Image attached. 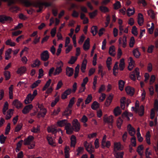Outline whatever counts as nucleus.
Listing matches in <instances>:
<instances>
[{
  "instance_id": "1",
  "label": "nucleus",
  "mask_w": 158,
  "mask_h": 158,
  "mask_svg": "<svg viewBox=\"0 0 158 158\" xmlns=\"http://www.w3.org/2000/svg\"><path fill=\"white\" fill-rule=\"evenodd\" d=\"M75 99L74 97H73L70 99L68 107L65 110L63 113V115L68 116L71 114L72 110L70 109L72 108L73 105L74 104Z\"/></svg>"
},
{
  "instance_id": "2",
  "label": "nucleus",
  "mask_w": 158,
  "mask_h": 158,
  "mask_svg": "<svg viewBox=\"0 0 158 158\" xmlns=\"http://www.w3.org/2000/svg\"><path fill=\"white\" fill-rule=\"evenodd\" d=\"M113 117L112 115H110L108 117H104V122L105 123H106L108 125V127L110 129H112L113 127L112 124L113 122Z\"/></svg>"
},
{
  "instance_id": "3",
  "label": "nucleus",
  "mask_w": 158,
  "mask_h": 158,
  "mask_svg": "<svg viewBox=\"0 0 158 158\" xmlns=\"http://www.w3.org/2000/svg\"><path fill=\"white\" fill-rule=\"evenodd\" d=\"M72 127L74 131L78 132L80 129V124L78 120L77 119L73 120L72 122Z\"/></svg>"
},
{
  "instance_id": "4",
  "label": "nucleus",
  "mask_w": 158,
  "mask_h": 158,
  "mask_svg": "<svg viewBox=\"0 0 158 158\" xmlns=\"http://www.w3.org/2000/svg\"><path fill=\"white\" fill-rule=\"evenodd\" d=\"M48 52L47 50L44 51L40 55L41 60L44 61H47L49 57Z\"/></svg>"
},
{
  "instance_id": "5",
  "label": "nucleus",
  "mask_w": 158,
  "mask_h": 158,
  "mask_svg": "<svg viewBox=\"0 0 158 158\" xmlns=\"http://www.w3.org/2000/svg\"><path fill=\"white\" fill-rule=\"evenodd\" d=\"M65 129L66 131V133L68 135L72 134L74 131L71 124L69 123L65 126Z\"/></svg>"
},
{
  "instance_id": "6",
  "label": "nucleus",
  "mask_w": 158,
  "mask_h": 158,
  "mask_svg": "<svg viewBox=\"0 0 158 158\" xmlns=\"http://www.w3.org/2000/svg\"><path fill=\"white\" fill-rule=\"evenodd\" d=\"M12 18L10 16H7L5 15H0V22L4 23L5 21H11L12 20Z\"/></svg>"
},
{
  "instance_id": "7",
  "label": "nucleus",
  "mask_w": 158,
  "mask_h": 158,
  "mask_svg": "<svg viewBox=\"0 0 158 158\" xmlns=\"http://www.w3.org/2000/svg\"><path fill=\"white\" fill-rule=\"evenodd\" d=\"M127 130L129 134L131 136H135L134 135L135 133V129L131 126L130 124H129L127 126Z\"/></svg>"
},
{
  "instance_id": "8",
  "label": "nucleus",
  "mask_w": 158,
  "mask_h": 158,
  "mask_svg": "<svg viewBox=\"0 0 158 158\" xmlns=\"http://www.w3.org/2000/svg\"><path fill=\"white\" fill-rule=\"evenodd\" d=\"M38 107L40 109V111L38 113V115H41L42 117H44L47 112L46 109L44 108L42 105H38Z\"/></svg>"
},
{
  "instance_id": "9",
  "label": "nucleus",
  "mask_w": 158,
  "mask_h": 158,
  "mask_svg": "<svg viewBox=\"0 0 158 158\" xmlns=\"http://www.w3.org/2000/svg\"><path fill=\"white\" fill-rule=\"evenodd\" d=\"M33 106L32 104H29L24 107L22 110V113L24 114L28 113L32 109Z\"/></svg>"
},
{
  "instance_id": "10",
  "label": "nucleus",
  "mask_w": 158,
  "mask_h": 158,
  "mask_svg": "<svg viewBox=\"0 0 158 158\" xmlns=\"http://www.w3.org/2000/svg\"><path fill=\"white\" fill-rule=\"evenodd\" d=\"M125 90L127 93L129 95L132 96L135 92L134 88L129 86H127L125 88Z\"/></svg>"
},
{
  "instance_id": "11",
  "label": "nucleus",
  "mask_w": 158,
  "mask_h": 158,
  "mask_svg": "<svg viewBox=\"0 0 158 158\" xmlns=\"http://www.w3.org/2000/svg\"><path fill=\"white\" fill-rule=\"evenodd\" d=\"M72 90L69 88L64 92L61 95V98L63 99H64L67 98V96L70 94L71 93Z\"/></svg>"
},
{
  "instance_id": "12",
  "label": "nucleus",
  "mask_w": 158,
  "mask_h": 158,
  "mask_svg": "<svg viewBox=\"0 0 158 158\" xmlns=\"http://www.w3.org/2000/svg\"><path fill=\"white\" fill-rule=\"evenodd\" d=\"M68 123L67 120L63 119L58 121L57 122L56 124L58 126L62 127L64 126H66Z\"/></svg>"
},
{
  "instance_id": "13",
  "label": "nucleus",
  "mask_w": 158,
  "mask_h": 158,
  "mask_svg": "<svg viewBox=\"0 0 158 158\" xmlns=\"http://www.w3.org/2000/svg\"><path fill=\"white\" fill-rule=\"evenodd\" d=\"M34 137L32 135H29L28 137L25 139L24 140V144L25 145L30 144L31 142H33L32 141L34 140Z\"/></svg>"
},
{
  "instance_id": "14",
  "label": "nucleus",
  "mask_w": 158,
  "mask_h": 158,
  "mask_svg": "<svg viewBox=\"0 0 158 158\" xmlns=\"http://www.w3.org/2000/svg\"><path fill=\"white\" fill-rule=\"evenodd\" d=\"M34 137L32 135H29L28 137L25 139L24 140V144L25 145L30 144L31 142H33L32 141L34 140Z\"/></svg>"
},
{
  "instance_id": "15",
  "label": "nucleus",
  "mask_w": 158,
  "mask_h": 158,
  "mask_svg": "<svg viewBox=\"0 0 158 158\" xmlns=\"http://www.w3.org/2000/svg\"><path fill=\"white\" fill-rule=\"evenodd\" d=\"M74 70L72 68L67 67L66 69V73L69 77L72 76Z\"/></svg>"
},
{
  "instance_id": "16",
  "label": "nucleus",
  "mask_w": 158,
  "mask_h": 158,
  "mask_svg": "<svg viewBox=\"0 0 158 158\" xmlns=\"http://www.w3.org/2000/svg\"><path fill=\"white\" fill-rule=\"evenodd\" d=\"M33 98L32 97L31 94H29L27 96L26 99L24 100V103L26 104L30 103L33 100Z\"/></svg>"
},
{
  "instance_id": "17",
  "label": "nucleus",
  "mask_w": 158,
  "mask_h": 158,
  "mask_svg": "<svg viewBox=\"0 0 158 158\" xmlns=\"http://www.w3.org/2000/svg\"><path fill=\"white\" fill-rule=\"evenodd\" d=\"M89 38H88L85 40L84 42V43L83 44V49L85 50H88L89 49Z\"/></svg>"
},
{
  "instance_id": "18",
  "label": "nucleus",
  "mask_w": 158,
  "mask_h": 158,
  "mask_svg": "<svg viewBox=\"0 0 158 158\" xmlns=\"http://www.w3.org/2000/svg\"><path fill=\"white\" fill-rule=\"evenodd\" d=\"M124 154V152H118L114 150V155L115 158H123Z\"/></svg>"
},
{
  "instance_id": "19",
  "label": "nucleus",
  "mask_w": 158,
  "mask_h": 158,
  "mask_svg": "<svg viewBox=\"0 0 158 158\" xmlns=\"http://www.w3.org/2000/svg\"><path fill=\"white\" fill-rule=\"evenodd\" d=\"M46 138L49 145L52 146H55L54 145L55 143L54 139H53L52 136L49 135L47 136Z\"/></svg>"
},
{
  "instance_id": "20",
  "label": "nucleus",
  "mask_w": 158,
  "mask_h": 158,
  "mask_svg": "<svg viewBox=\"0 0 158 158\" xmlns=\"http://www.w3.org/2000/svg\"><path fill=\"white\" fill-rule=\"evenodd\" d=\"M113 98V97L111 95H110L107 98L105 104L106 106H109L111 103Z\"/></svg>"
},
{
  "instance_id": "21",
  "label": "nucleus",
  "mask_w": 158,
  "mask_h": 158,
  "mask_svg": "<svg viewBox=\"0 0 158 158\" xmlns=\"http://www.w3.org/2000/svg\"><path fill=\"white\" fill-rule=\"evenodd\" d=\"M71 146L75 147L77 142L76 138L74 135H72L70 138Z\"/></svg>"
},
{
  "instance_id": "22",
  "label": "nucleus",
  "mask_w": 158,
  "mask_h": 158,
  "mask_svg": "<svg viewBox=\"0 0 158 158\" xmlns=\"http://www.w3.org/2000/svg\"><path fill=\"white\" fill-rule=\"evenodd\" d=\"M2 1L4 2H7L8 6H11L12 4H14L15 3V0H0V6H1L2 4Z\"/></svg>"
},
{
  "instance_id": "23",
  "label": "nucleus",
  "mask_w": 158,
  "mask_h": 158,
  "mask_svg": "<svg viewBox=\"0 0 158 158\" xmlns=\"http://www.w3.org/2000/svg\"><path fill=\"white\" fill-rule=\"evenodd\" d=\"M136 113H138L139 116H142L143 115L144 113V108L143 105L140 106L139 108H138V111H136Z\"/></svg>"
},
{
  "instance_id": "24",
  "label": "nucleus",
  "mask_w": 158,
  "mask_h": 158,
  "mask_svg": "<svg viewBox=\"0 0 158 158\" xmlns=\"http://www.w3.org/2000/svg\"><path fill=\"white\" fill-rule=\"evenodd\" d=\"M39 3H40V2L37 1L34 3V6L35 7L39 8V9L37 10V12H41L43 8V7L42 5Z\"/></svg>"
},
{
  "instance_id": "25",
  "label": "nucleus",
  "mask_w": 158,
  "mask_h": 158,
  "mask_svg": "<svg viewBox=\"0 0 158 158\" xmlns=\"http://www.w3.org/2000/svg\"><path fill=\"white\" fill-rule=\"evenodd\" d=\"M125 82L123 80H120L118 81V85L119 90L122 91L123 89Z\"/></svg>"
},
{
  "instance_id": "26",
  "label": "nucleus",
  "mask_w": 158,
  "mask_h": 158,
  "mask_svg": "<svg viewBox=\"0 0 158 158\" xmlns=\"http://www.w3.org/2000/svg\"><path fill=\"white\" fill-rule=\"evenodd\" d=\"M143 22V15L140 13L138 14V24L140 26H142Z\"/></svg>"
},
{
  "instance_id": "27",
  "label": "nucleus",
  "mask_w": 158,
  "mask_h": 158,
  "mask_svg": "<svg viewBox=\"0 0 158 158\" xmlns=\"http://www.w3.org/2000/svg\"><path fill=\"white\" fill-rule=\"evenodd\" d=\"M132 52L133 55L136 58H139L141 55L140 53L137 48L134 49L133 50Z\"/></svg>"
},
{
  "instance_id": "28",
  "label": "nucleus",
  "mask_w": 158,
  "mask_h": 158,
  "mask_svg": "<svg viewBox=\"0 0 158 158\" xmlns=\"http://www.w3.org/2000/svg\"><path fill=\"white\" fill-rule=\"evenodd\" d=\"M13 104L17 108H20L22 105L21 103L17 99L14 100L13 102Z\"/></svg>"
},
{
  "instance_id": "29",
  "label": "nucleus",
  "mask_w": 158,
  "mask_h": 158,
  "mask_svg": "<svg viewBox=\"0 0 158 158\" xmlns=\"http://www.w3.org/2000/svg\"><path fill=\"white\" fill-rule=\"evenodd\" d=\"M27 69L25 67L23 66L18 69L17 73L18 74H22L24 73Z\"/></svg>"
},
{
  "instance_id": "30",
  "label": "nucleus",
  "mask_w": 158,
  "mask_h": 158,
  "mask_svg": "<svg viewBox=\"0 0 158 158\" xmlns=\"http://www.w3.org/2000/svg\"><path fill=\"white\" fill-rule=\"evenodd\" d=\"M123 120L121 118H119L117 119L116 121V125L118 129H121V126L123 123Z\"/></svg>"
},
{
  "instance_id": "31",
  "label": "nucleus",
  "mask_w": 158,
  "mask_h": 158,
  "mask_svg": "<svg viewBox=\"0 0 158 158\" xmlns=\"http://www.w3.org/2000/svg\"><path fill=\"white\" fill-rule=\"evenodd\" d=\"M99 106V104L96 101H94L92 104L91 107L94 110H96Z\"/></svg>"
},
{
  "instance_id": "32",
  "label": "nucleus",
  "mask_w": 158,
  "mask_h": 158,
  "mask_svg": "<svg viewBox=\"0 0 158 158\" xmlns=\"http://www.w3.org/2000/svg\"><path fill=\"white\" fill-rule=\"evenodd\" d=\"M125 67V62L124 59H122L120 60V62L119 64V69L121 71L123 70Z\"/></svg>"
},
{
  "instance_id": "33",
  "label": "nucleus",
  "mask_w": 158,
  "mask_h": 158,
  "mask_svg": "<svg viewBox=\"0 0 158 158\" xmlns=\"http://www.w3.org/2000/svg\"><path fill=\"white\" fill-rule=\"evenodd\" d=\"M84 145L85 147L86 150L90 154H92L91 150H89L90 144H89L87 141L84 142Z\"/></svg>"
},
{
  "instance_id": "34",
  "label": "nucleus",
  "mask_w": 158,
  "mask_h": 158,
  "mask_svg": "<svg viewBox=\"0 0 158 158\" xmlns=\"http://www.w3.org/2000/svg\"><path fill=\"white\" fill-rule=\"evenodd\" d=\"M114 52H115L114 46H112L110 47L109 48V52L110 55L112 56H114L115 55Z\"/></svg>"
},
{
  "instance_id": "35",
  "label": "nucleus",
  "mask_w": 158,
  "mask_h": 158,
  "mask_svg": "<svg viewBox=\"0 0 158 158\" xmlns=\"http://www.w3.org/2000/svg\"><path fill=\"white\" fill-rule=\"evenodd\" d=\"M98 32V27L97 26H92L91 29V32L94 36H95Z\"/></svg>"
},
{
  "instance_id": "36",
  "label": "nucleus",
  "mask_w": 158,
  "mask_h": 158,
  "mask_svg": "<svg viewBox=\"0 0 158 158\" xmlns=\"http://www.w3.org/2000/svg\"><path fill=\"white\" fill-rule=\"evenodd\" d=\"M21 1L22 3L26 7H29L32 5L31 2L28 0H21Z\"/></svg>"
},
{
  "instance_id": "37",
  "label": "nucleus",
  "mask_w": 158,
  "mask_h": 158,
  "mask_svg": "<svg viewBox=\"0 0 158 158\" xmlns=\"http://www.w3.org/2000/svg\"><path fill=\"white\" fill-rule=\"evenodd\" d=\"M62 71V69L60 67H58L57 66L56 68V69L54 72L53 73L54 76H56L58 75L59 73H61Z\"/></svg>"
},
{
  "instance_id": "38",
  "label": "nucleus",
  "mask_w": 158,
  "mask_h": 158,
  "mask_svg": "<svg viewBox=\"0 0 158 158\" xmlns=\"http://www.w3.org/2000/svg\"><path fill=\"white\" fill-rule=\"evenodd\" d=\"M87 63V60L86 59H85L82 63L81 66V69L82 72H84V70L86 69V64Z\"/></svg>"
},
{
  "instance_id": "39",
  "label": "nucleus",
  "mask_w": 158,
  "mask_h": 158,
  "mask_svg": "<svg viewBox=\"0 0 158 158\" xmlns=\"http://www.w3.org/2000/svg\"><path fill=\"white\" fill-rule=\"evenodd\" d=\"M40 64V61L37 59H36L34 61V63L31 65V67L32 68L39 66Z\"/></svg>"
},
{
  "instance_id": "40",
  "label": "nucleus",
  "mask_w": 158,
  "mask_h": 158,
  "mask_svg": "<svg viewBox=\"0 0 158 158\" xmlns=\"http://www.w3.org/2000/svg\"><path fill=\"white\" fill-rule=\"evenodd\" d=\"M135 12V10L132 7V9L129 8L127 11V14L128 16H130L133 15Z\"/></svg>"
},
{
  "instance_id": "41",
  "label": "nucleus",
  "mask_w": 158,
  "mask_h": 158,
  "mask_svg": "<svg viewBox=\"0 0 158 158\" xmlns=\"http://www.w3.org/2000/svg\"><path fill=\"white\" fill-rule=\"evenodd\" d=\"M114 114L115 116H117L121 113L120 109L119 107H117L114 110Z\"/></svg>"
},
{
  "instance_id": "42",
  "label": "nucleus",
  "mask_w": 158,
  "mask_h": 158,
  "mask_svg": "<svg viewBox=\"0 0 158 158\" xmlns=\"http://www.w3.org/2000/svg\"><path fill=\"white\" fill-rule=\"evenodd\" d=\"M151 135H150V132L149 131H148L146 135V141L147 143L148 144H151L150 137Z\"/></svg>"
},
{
  "instance_id": "43",
  "label": "nucleus",
  "mask_w": 158,
  "mask_h": 158,
  "mask_svg": "<svg viewBox=\"0 0 158 158\" xmlns=\"http://www.w3.org/2000/svg\"><path fill=\"white\" fill-rule=\"evenodd\" d=\"M143 148L142 145L139 146L137 148V152L140 156H142L143 155V153L141 152V151L143 150Z\"/></svg>"
},
{
  "instance_id": "44",
  "label": "nucleus",
  "mask_w": 158,
  "mask_h": 158,
  "mask_svg": "<svg viewBox=\"0 0 158 158\" xmlns=\"http://www.w3.org/2000/svg\"><path fill=\"white\" fill-rule=\"evenodd\" d=\"M143 148L142 145L139 146L137 148V152L140 156H142L143 155V153L141 152V151L143 150Z\"/></svg>"
},
{
  "instance_id": "45",
  "label": "nucleus",
  "mask_w": 158,
  "mask_h": 158,
  "mask_svg": "<svg viewBox=\"0 0 158 158\" xmlns=\"http://www.w3.org/2000/svg\"><path fill=\"white\" fill-rule=\"evenodd\" d=\"M51 82V79H49V80L46 82L44 86L43 87L42 90L44 91L49 86Z\"/></svg>"
},
{
  "instance_id": "46",
  "label": "nucleus",
  "mask_w": 158,
  "mask_h": 158,
  "mask_svg": "<svg viewBox=\"0 0 158 158\" xmlns=\"http://www.w3.org/2000/svg\"><path fill=\"white\" fill-rule=\"evenodd\" d=\"M111 145V143L110 141H106L105 143L103 144V145H101L102 148H104L105 147L109 148Z\"/></svg>"
},
{
  "instance_id": "47",
  "label": "nucleus",
  "mask_w": 158,
  "mask_h": 158,
  "mask_svg": "<svg viewBox=\"0 0 158 158\" xmlns=\"http://www.w3.org/2000/svg\"><path fill=\"white\" fill-rule=\"evenodd\" d=\"M92 97L91 94H89L85 101V103L86 104L89 103L92 101Z\"/></svg>"
},
{
  "instance_id": "48",
  "label": "nucleus",
  "mask_w": 158,
  "mask_h": 158,
  "mask_svg": "<svg viewBox=\"0 0 158 158\" xmlns=\"http://www.w3.org/2000/svg\"><path fill=\"white\" fill-rule=\"evenodd\" d=\"M38 1L40 2V3H40V4L42 5L43 7V6H44L46 7H48L52 5V4L50 2H42L40 1Z\"/></svg>"
},
{
  "instance_id": "49",
  "label": "nucleus",
  "mask_w": 158,
  "mask_h": 158,
  "mask_svg": "<svg viewBox=\"0 0 158 158\" xmlns=\"http://www.w3.org/2000/svg\"><path fill=\"white\" fill-rule=\"evenodd\" d=\"M77 57L72 56L68 63L69 64H74L75 62L77 60Z\"/></svg>"
},
{
  "instance_id": "50",
  "label": "nucleus",
  "mask_w": 158,
  "mask_h": 158,
  "mask_svg": "<svg viewBox=\"0 0 158 158\" xmlns=\"http://www.w3.org/2000/svg\"><path fill=\"white\" fill-rule=\"evenodd\" d=\"M114 9L115 10H117L120 8L121 5L120 2L117 1L114 4Z\"/></svg>"
},
{
  "instance_id": "51",
  "label": "nucleus",
  "mask_w": 158,
  "mask_h": 158,
  "mask_svg": "<svg viewBox=\"0 0 158 158\" xmlns=\"http://www.w3.org/2000/svg\"><path fill=\"white\" fill-rule=\"evenodd\" d=\"M6 139V137H5L3 134L0 135V142L1 144H3L5 143V141Z\"/></svg>"
},
{
  "instance_id": "52",
  "label": "nucleus",
  "mask_w": 158,
  "mask_h": 158,
  "mask_svg": "<svg viewBox=\"0 0 158 158\" xmlns=\"http://www.w3.org/2000/svg\"><path fill=\"white\" fill-rule=\"evenodd\" d=\"M98 11L95 10L92 12L89 13V16L91 18H94L97 15Z\"/></svg>"
},
{
  "instance_id": "53",
  "label": "nucleus",
  "mask_w": 158,
  "mask_h": 158,
  "mask_svg": "<svg viewBox=\"0 0 158 158\" xmlns=\"http://www.w3.org/2000/svg\"><path fill=\"white\" fill-rule=\"evenodd\" d=\"M48 131L49 133H52L54 134L57 132V130L54 128L49 127L48 129Z\"/></svg>"
},
{
  "instance_id": "54",
  "label": "nucleus",
  "mask_w": 158,
  "mask_h": 158,
  "mask_svg": "<svg viewBox=\"0 0 158 158\" xmlns=\"http://www.w3.org/2000/svg\"><path fill=\"white\" fill-rule=\"evenodd\" d=\"M137 30V28L135 26H134L132 27L131 31L132 33L135 36H137L138 34V32Z\"/></svg>"
},
{
  "instance_id": "55",
  "label": "nucleus",
  "mask_w": 158,
  "mask_h": 158,
  "mask_svg": "<svg viewBox=\"0 0 158 158\" xmlns=\"http://www.w3.org/2000/svg\"><path fill=\"white\" fill-rule=\"evenodd\" d=\"M4 75L6 80H9L10 77V72L8 71H6L4 72Z\"/></svg>"
},
{
  "instance_id": "56",
  "label": "nucleus",
  "mask_w": 158,
  "mask_h": 158,
  "mask_svg": "<svg viewBox=\"0 0 158 158\" xmlns=\"http://www.w3.org/2000/svg\"><path fill=\"white\" fill-rule=\"evenodd\" d=\"M135 40L134 37H131L130 39L129 46L131 48H132L133 47L134 44H135Z\"/></svg>"
},
{
  "instance_id": "57",
  "label": "nucleus",
  "mask_w": 158,
  "mask_h": 158,
  "mask_svg": "<svg viewBox=\"0 0 158 158\" xmlns=\"http://www.w3.org/2000/svg\"><path fill=\"white\" fill-rule=\"evenodd\" d=\"M100 9L101 11L104 12H108L109 11L108 8L106 6H101L100 7Z\"/></svg>"
},
{
  "instance_id": "58",
  "label": "nucleus",
  "mask_w": 158,
  "mask_h": 158,
  "mask_svg": "<svg viewBox=\"0 0 158 158\" xmlns=\"http://www.w3.org/2000/svg\"><path fill=\"white\" fill-rule=\"evenodd\" d=\"M123 45L122 46L123 48H125L127 46V37L124 35L123 38Z\"/></svg>"
},
{
  "instance_id": "59",
  "label": "nucleus",
  "mask_w": 158,
  "mask_h": 158,
  "mask_svg": "<svg viewBox=\"0 0 158 158\" xmlns=\"http://www.w3.org/2000/svg\"><path fill=\"white\" fill-rule=\"evenodd\" d=\"M13 110L12 109H10L7 112V114L6 116V120L9 119L11 117L10 113L12 112Z\"/></svg>"
},
{
  "instance_id": "60",
  "label": "nucleus",
  "mask_w": 158,
  "mask_h": 158,
  "mask_svg": "<svg viewBox=\"0 0 158 158\" xmlns=\"http://www.w3.org/2000/svg\"><path fill=\"white\" fill-rule=\"evenodd\" d=\"M131 140L132 145L134 147H135L136 145V138L135 136H133L131 138Z\"/></svg>"
},
{
  "instance_id": "61",
  "label": "nucleus",
  "mask_w": 158,
  "mask_h": 158,
  "mask_svg": "<svg viewBox=\"0 0 158 158\" xmlns=\"http://www.w3.org/2000/svg\"><path fill=\"white\" fill-rule=\"evenodd\" d=\"M106 86L104 85H102L98 91L99 93H102V92L106 90Z\"/></svg>"
},
{
  "instance_id": "62",
  "label": "nucleus",
  "mask_w": 158,
  "mask_h": 158,
  "mask_svg": "<svg viewBox=\"0 0 158 158\" xmlns=\"http://www.w3.org/2000/svg\"><path fill=\"white\" fill-rule=\"evenodd\" d=\"M106 22L105 23V27H106L108 26L109 24L110 23V16L109 15H108L106 17Z\"/></svg>"
},
{
  "instance_id": "63",
  "label": "nucleus",
  "mask_w": 158,
  "mask_h": 158,
  "mask_svg": "<svg viewBox=\"0 0 158 158\" xmlns=\"http://www.w3.org/2000/svg\"><path fill=\"white\" fill-rule=\"evenodd\" d=\"M154 109L156 111H158V100L157 99H156L155 100Z\"/></svg>"
},
{
  "instance_id": "64",
  "label": "nucleus",
  "mask_w": 158,
  "mask_h": 158,
  "mask_svg": "<svg viewBox=\"0 0 158 158\" xmlns=\"http://www.w3.org/2000/svg\"><path fill=\"white\" fill-rule=\"evenodd\" d=\"M56 32V28L54 27L52 29L51 31V36L52 37H53L55 35V34Z\"/></svg>"
}]
</instances>
